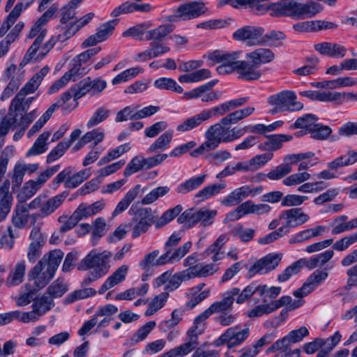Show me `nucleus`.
Segmentation results:
<instances>
[{"mask_svg":"<svg viewBox=\"0 0 357 357\" xmlns=\"http://www.w3.org/2000/svg\"><path fill=\"white\" fill-rule=\"evenodd\" d=\"M229 3L233 8L248 7L257 13H269L273 17H290L300 20L312 17L322 10L317 2L301 3L294 0H224L220 4Z\"/></svg>","mask_w":357,"mask_h":357,"instance_id":"obj_1","label":"nucleus"},{"mask_svg":"<svg viewBox=\"0 0 357 357\" xmlns=\"http://www.w3.org/2000/svg\"><path fill=\"white\" fill-rule=\"evenodd\" d=\"M50 71V68L47 66L41 68L39 72L36 73L31 79L24 85L23 88L17 93L15 98L12 100L8 114L12 115L13 112H25L28 110L32 102L33 98H28L25 99V96L29 93H33L38 88L41 82L45 76Z\"/></svg>","mask_w":357,"mask_h":357,"instance_id":"obj_2","label":"nucleus"},{"mask_svg":"<svg viewBox=\"0 0 357 357\" xmlns=\"http://www.w3.org/2000/svg\"><path fill=\"white\" fill-rule=\"evenodd\" d=\"M112 257V253L109 251L96 253L91 252L84 259H82L77 265L79 271H87L102 278L109 272L110 266L109 259Z\"/></svg>","mask_w":357,"mask_h":357,"instance_id":"obj_3","label":"nucleus"},{"mask_svg":"<svg viewBox=\"0 0 357 357\" xmlns=\"http://www.w3.org/2000/svg\"><path fill=\"white\" fill-rule=\"evenodd\" d=\"M181 240V235L178 232H174L168 238L164 246L165 253L161 255L160 263L163 262L165 259H168L170 263L178 261L190 251L192 247L191 241L185 243L172 252L173 248L179 243Z\"/></svg>","mask_w":357,"mask_h":357,"instance_id":"obj_4","label":"nucleus"},{"mask_svg":"<svg viewBox=\"0 0 357 357\" xmlns=\"http://www.w3.org/2000/svg\"><path fill=\"white\" fill-rule=\"evenodd\" d=\"M240 54V52H225L215 50L209 53L208 58L213 63H220L216 70L220 75H226L235 72Z\"/></svg>","mask_w":357,"mask_h":357,"instance_id":"obj_5","label":"nucleus"},{"mask_svg":"<svg viewBox=\"0 0 357 357\" xmlns=\"http://www.w3.org/2000/svg\"><path fill=\"white\" fill-rule=\"evenodd\" d=\"M297 96L293 91H282L271 96L268 102L271 106H279L285 112H297L303 109V104L296 100Z\"/></svg>","mask_w":357,"mask_h":357,"instance_id":"obj_6","label":"nucleus"},{"mask_svg":"<svg viewBox=\"0 0 357 357\" xmlns=\"http://www.w3.org/2000/svg\"><path fill=\"white\" fill-rule=\"evenodd\" d=\"M206 10L207 8L202 1H192L180 5L173 15L167 17V20L169 22L188 20L200 16Z\"/></svg>","mask_w":357,"mask_h":357,"instance_id":"obj_7","label":"nucleus"},{"mask_svg":"<svg viewBox=\"0 0 357 357\" xmlns=\"http://www.w3.org/2000/svg\"><path fill=\"white\" fill-rule=\"evenodd\" d=\"M264 29L259 26H245L237 29L233 33V38L236 40L244 41L248 46L266 45L263 38Z\"/></svg>","mask_w":357,"mask_h":357,"instance_id":"obj_8","label":"nucleus"},{"mask_svg":"<svg viewBox=\"0 0 357 357\" xmlns=\"http://www.w3.org/2000/svg\"><path fill=\"white\" fill-rule=\"evenodd\" d=\"M250 329H240L238 326L227 328L215 342L216 347L227 344L228 348L234 347L242 344L249 336Z\"/></svg>","mask_w":357,"mask_h":357,"instance_id":"obj_9","label":"nucleus"},{"mask_svg":"<svg viewBox=\"0 0 357 357\" xmlns=\"http://www.w3.org/2000/svg\"><path fill=\"white\" fill-rule=\"evenodd\" d=\"M218 83V80H211L207 83L183 93V97L187 100L201 98L202 102H208L220 99L221 93L211 89Z\"/></svg>","mask_w":357,"mask_h":357,"instance_id":"obj_10","label":"nucleus"},{"mask_svg":"<svg viewBox=\"0 0 357 357\" xmlns=\"http://www.w3.org/2000/svg\"><path fill=\"white\" fill-rule=\"evenodd\" d=\"M132 221L135 222L132 233V237L134 238L146 232L155 222L151 208H139L135 213Z\"/></svg>","mask_w":357,"mask_h":357,"instance_id":"obj_11","label":"nucleus"},{"mask_svg":"<svg viewBox=\"0 0 357 357\" xmlns=\"http://www.w3.org/2000/svg\"><path fill=\"white\" fill-rule=\"evenodd\" d=\"M282 254L270 253L257 261L248 270L250 277L256 274H266L275 269L281 261Z\"/></svg>","mask_w":357,"mask_h":357,"instance_id":"obj_12","label":"nucleus"},{"mask_svg":"<svg viewBox=\"0 0 357 357\" xmlns=\"http://www.w3.org/2000/svg\"><path fill=\"white\" fill-rule=\"evenodd\" d=\"M280 219L285 220V223L280 227L283 228L287 234L289 232V228L303 225L309 220L310 217L303 212L301 208H293L282 211L280 215Z\"/></svg>","mask_w":357,"mask_h":357,"instance_id":"obj_13","label":"nucleus"},{"mask_svg":"<svg viewBox=\"0 0 357 357\" xmlns=\"http://www.w3.org/2000/svg\"><path fill=\"white\" fill-rule=\"evenodd\" d=\"M54 275V273L50 272L44 264L38 261L30 271L29 278L30 280H33L35 285L34 291H38L44 288L50 280L53 278Z\"/></svg>","mask_w":357,"mask_h":357,"instance_id":"obj_14","label":"nucleus"},{"mask_svg":"<svg viewBox=\"0 0 357 357\" xmlns=\"http://www.w3.org/2000/svg\"><path fill=\"white\" fill-rule=\"evenodd\" d=\"M31 243L27 251V258L31 263H33L42 254V248L45 242V237L40 232L38 227H33L31 234Z\"/></svg>","mask_w":357,"mask_h":357,"instance_id":"obj_15","label":"nucleus"},{"mask_svg":"<svg viewBox=\"0 0 357 357\" xmlns=\"http://www.w3.org/2000/svg\"><path fill=\"white\" fill-rule=\"evenodd\" d=\"M235 72L238 74L240 79L247 81L257 80L262 75L257 64L248 59L238 60Z\"/></svg>","mask_w":357,"mask_h":357,"instance_id":"obj_16","label":"nucleus"},{"mask_svg":"<svg viewBox=\"0 0 357 357\" xmlns=\"http://www.w3.org/2000/svg\"><path fill=\"white\" fill-rule=\"evenodd\" d=\"M9 180H6L0 186V222L6 219L10 211L13 195L9 192Z\"/></svg>","mask_w":357,"mask_h":357,"instance_id":"obj_17","label":"nucleus"},{"mask_svg":"<svg viewBox=\"0 0 357 357\" xmlns=\"http://www.w3.org/2000/svg\"><path fill=\"white\" fill-rule=\"evenodd\" d=\"M240 291L238 288H232L231 290L225 292L223 294L222 299L220 301L212 303L208 309L213 313L223 312L232 307V304L234 301V296H237Z\"/></svg>","mask_w":357,"mask_h":357,"instance_id":"obj_18","label":"nucleus"},{"mask_svg":"<svg viewBox=\"0 0 357 357\" xmlns=\"http://www.w3.org/2000/svg\"><path fill=\"white\" fill-rule=\"evenodd\" d=\"M314 49L322 55L333 58H342L345 56L347 49L337 43L323 42L314 45Z\"/></svg>","mask_w":357,"mask_h":357,"instance_id":"obj_19","label":"nucleus"},{"mask_svg":"<svg viewBox=\"0 0 357 357\" xmlns=\"http://www.w3.org/2000/svg\"><path fill=\"white\" fill-rule=\"evenodd\" d=\"M128 266L122 265L119 267L102 284L98 290L99 294H104L107 290L122 282L126 279L128 273Z\"/></svg>","mask_w":357,"mask_h":357,"instance_id":"obj_20","label":"nucleus"},{"mask_svg":"<svg viewBox=\"0 0 357 357\" xmlns=\"http://www.w3.org/2000/svg\"><path fill=\"white\" fill-rule=\"evenodd\" d=\"M357 162V151L349 149L346 155H341L327 164V167L336 173L342 167L352 165Z\"/></svg>","mask_w":357,"mask_h":357,"instance_id":"obj_21","label":"nucleus"},{"mask_svg":"<svg viewBox=\"0 0 357 357\" xmlns=\"http://www.w3.org/2000/svg\"><path fill=\"white\" fill-rule=\"evenodd\" d=\"M245 58L248 60L255 63V64H257L259 68L261 64L271 62L275 58V54L270 49L258 48L246 54Z\"/></svg>","mask_w":357,"mask_h":357,"instance_id":"obj_22","label":"nucleus"},{"mask_svg":"<svg viewBox=\"0 0 357 357\" xmlns=\"http://www.w3.org/2000/svg\"><path fill=\"white\" fill-rule=\"evenodd\" d=\"M66 198L63 194H59L54 197L43 201L42 208L40 210V213H35L31 215L32 218L36 219L37 216L46 217L55 211L63 203Z\"/></svg>","mask_w":357,"mask_h":357,"instance_id":"obj_23","label":"nucleus"},{"mask_svg":"<svg viewBox=\"0 0 357 357\" xmlns=\"http://www.w3.org/2000/svg\"><path fill=\"white\" fill-rule=\"evenodd\" d=\"M252 192L248 185L238 188L222 199L221 204L225 206H234L248 197Z\"/></svg>","mask_w":357,"mask_h":357,"instance_id":"obj_24","label":"nucleus"},{"mask_svg":"<svg viewBox=\"0 0 357 357\" xmlns=\"http://www.w3.org/2000/svg\"><path fill=\"white\" fill-rule=\"evenodd\" d=\"M174 132L168 130L160 135L156 140L146 149L147 154H152L158 151L167 149L172 141Z\"/></svg>","mask_w":357,"mask_h":357,"instance_id":"obj_25","label":"nucleus"},{"mask_svg":"<svg viewBox=\"0 0 357 357\" xmlns=\"http://www.w3.org/2000/svg\"><path fill=\"white\" fill-rule=\"evenodd\" d=\"M141 190V185L137 184L132 188L129 190L121 201L117 204L114 211L112 213V216H116L117 215L123 213L126 211L132 202L137 197Z\"/></svg>","mask_w":357,"mask_h":357,"instance_id":"obj_26","label":"nucleus"},{"mask_svg":"<svg viewBox=\"0 0 357 357\" xmlns=\"http://www.w3.org/2000/svg\"><path fill=\"white\" fill-rule=\"evenodd\" d=\"M63 255V252L61 250H54L45 254L39 261L44 264L50 272L56 273Z\"/></svg>","mask_w":357,"mask_h":357,"instance_id":"obj_27","label":"nucleus"},{"mask_svg":"<svg viewBox=\"0 0 357 357\" xmlns=\"http://www.w3.org/2000/svg\"><path fill=\"white\" fill-rule=\"evenodd\" d=\"M333 255V250H328L320 254L313 255L309 259L304 258L305 267L308 270H313L318 266H323L332 259Z\"/></svg>","mask_w":357,"mask_h":357,"instance_id":"obj_28","label":"nucleus"},{"mask_svg":"<svg viewBox=\"0 0 357 357\" xmlns=\"http://www.w3.org/2000/svg\"><path fill=\"white\" fill-rule=\"evenodd\" d=\"M218 266L215 264L202 265L198 264L188 268L190 278H206L213 275L218 270Z\"/></svg>","mask_w":357,"mask_h":357,"instance_id":"obj_29","label":"nucleus"},{"mask_svg":"<svg viewBox=\"0 0 357 357\" xmlns=\"http://www.w3.org/2000/svg\"><path fill=\"white\" fill-rule=\"evenodd\" d=\"M175 26L171 24H165L158 27L147 31L144 40L160 41L174 30Z\"/></svg>","mask_w":357,"mask_h":357,"instance_id":"obj_30","label":"nucleus"},{"mask_svg":"<svg viewBox=\"0 0 357 357\" xmlns=\"http://www.w3.org/2000/svg\"><path fill=\"white\" fill-rule=\"evenodd\" d=\"M319 59L314 56L305 58V64L295 69L293 73L298 76H308L315 74L319 70Z\"/></svg>","mask_w":357,"mask_h":357,"instance_id":"obj_31","label":"nucleus"},{"mask_svg":"<svg viewBox=\"0 0 357 357\" xmlns=\"http://www.w3.org/2000/svg\"><path fill=\"white\" fill-rule=\"evenodd\" d=\"M206 174L192 177L177 185L175 190L178 194L185 195L198 188L205 181Z\"/></svg>","mask_w":357,"mask_h":357,"instance_id":"obj_32","label":"nucleus"},{"mask_svg":"<svg viewBox=\"0 0 357 357\" xmlns=\"http://www.w3.org/2000/svg\"><path fill=\"white\" fill-rule=\"evenodd\" d=\"M188 340L183 344L173 348L177 357H183L191 353L198 346V337L196 335L187 333Z\"/></svg>","mask_w":357,"mask_h":357,"instance_id":"obj_33","label":"nucleus"},{"mask_svg":"<svg viewBox=\"0 0 357 357\" xmlns=\"http://www.w3.org/2000/svg\"><path fill=\"white\" fill-rule=\"evenodd\" d=\"M319 117L312 114H306L298 118L293 125L291 129H305L307 133L311 132L314 126L317 124Z\"/></svg>","mask_w":357,"mask_h":357,"instance_id":"obj_34","label":"nucleus"},{"mask_svg":"<svg viewBox=\"0 0 357 357\" xmlns=\"http://www.w3.org/2000/svg\"><path fill=\"white\" fill-rule=\"evenodd\" d=\"M206 121V120L202 111L199 114L186 119L183 123L176 126V131L181 132H188L197 128Z\"/></svg>","mask_w":357,"mask_h":357,"instance_id":"obj_35","label":"nucleus"},{"mask_svg":"<svg viewBox=\"0 0 357 357\" xmlns=\"http://www.w3.org/2000/svg\"><path fill=\"white\" fill-rule=\"evenodd\" d=\"M26 270V266L24 261L18 262L13 271H12L7 280L6 284L8 287H13L20 284L24 279V273Z\"/></svg>","mask_w":357,"mask_h":357,"instance_id":"obj_36","label":"nucleus"},{"mask_svg":"<svg viewBox=\"0 0 357 357\" xmlns=\"http://www.w3.org/2000/svg\"><path fill=\"white\" fill-rule=\"evenodd\" d=\"M54 306V302L52 298L42 296L33 301L32 309L41 317L46 312L50 311Z\"/></svg>","mask_w":357,"mask_h":357,"instance_id":"obj_37","label":"nucleus"},{"mask_svg":"<svg viewBox=\"0 0 357 357\" xmlns=\"http://www.w3.org/2000/svg\"><path fill=\"white\" fill-rule=\"evenodd\" d=\"M105 202L99 200L89 206L82 203L77 208V210L81 215L82 218L84 219L100 213L105 208Z\"/></svg>","mask_w":357,"mask_h":357,"instance_id":"obj_38","label":"nucleus"},{"mask_svg":"<svg viewBox=\"0 0 357 357\" xmlns=\"http://www.w3.org/2000/svg\"><path fill=\"white\" fill-rule=\"evenodd\" d=\"M51 132L45 131L37 138L31 148L26 153V156H32L41 154L47 149V140L50 137Z\"/></svg>","mask_w":357,"mask_h":357,"instance_id":"obj_39","label":"nucleus"},{"mask_svg":"<svg viewBox=\"0 0 357 357\" xmlns=\"http://www.w3.org/2000/svg\"><path fill=\"white\" fill-rule=\"evenodd\" d=\"M328 277V268L317 269L312 273L305 282L312 291L324 282Z\"/></svg>","mask_w":357,"mask_h":357,"instance_id":"obj_40","label":"nucleus"},{"mask_svg":"<svg viewBox=\"0 0 357 357\" xmlns=\"http://www.w3.org/2000/svg\"><path fill=\"white\" fill-rule=\"evenodd\" d=\"M275 337V334L274 333H267L253 344V348H248L244 352L247 356L254 357L259 353L264 347L271 343Z\"/></svg>","mask_w":357,"mask_h":357,"instance_id":"obj_41","label":"nucleus"},{"mask_svg":"<svg viewBox=\"0 0 357 357\" xmlns=\"http://www.w3.org/2000/svg\"><path fill=\"white\" fill-rule=\"evenodd\" d=\"M303 267H305V264L304 262V258H301L287 267L282 273L279 274L278 275V281L279 282L287 281L293 275L297 274Z\"/></svg>","mask_w":357,"mask_h":357,"instance_id":"obj_42","label":"nucleus"},{"mask_svg":"<svg viewBox=\"0 0 357 357\" xmlns=\"http://www.w3.org/2000/svg\"><path fill=\"white\" fill-rule=\"evenodd\" d=\"M22 12V4L17 3L13 10L7 16L0 27V38L3 37L15 22Z\"/></svg>","mask_w":357,"mask_h":357,"instance_id":"obj_43","label":"nucleus"},{"mask_svg":"<svg viewBox=\"0 0 357 357\" xmlns=\"http://www.w3.org/2000/svg\"><path fill=\"white\" fill-rule=\"evenodd\" d=\"M271 305L273 308L274 312L282 306H285L289 310H294L301 307L303 303V300H294L293 301L291 297L289 296H284L280 297L278 300H275L271 302Z\"/></svg>","mask_w":357,"mask_h":357,"instance_id":"obj_44","label":"nucleus"},{"mask_svg":"<svg viewBox=\"0 0 357 357\" xmlns=\"http://www.w3.org/2000/svg\"><path fill=\"white\" fill-rule=\"evenodd\" d=\"M220 123H215L211 126L205 132V138L210 139L213 142H216L218 145L221 142H224V134L227 131Z\"/></svg>","mask_w":357,"mask_h":357,"instance_id":"obj_45","label":"nucleus"},{"mask_svg":"<svg viewBox=\"0 0 357 357\" xmlns=\"http://www.w3.org/2000/svg\"><path fill=\"white\" fill-rule=\"evenodd\" d=\"M213 314L208 307L203 312L199 314L193 321V326L188 330L190 334L196 335L198 337L199 335L202 334L205 329L204 321Z\"/></svg>","mask_w":357,"mask_h":357,"instance_id":"obj_46","label":"nucleus"},{"mask_svg":"<svg viewBox=\"0 0 357 357\" xmlns=\"http://www.w3.org/2000/svg\"><path fill=\"white\" fill-rule=\"evenodd\" d=\"M159 253H160V251L158 250H155L152 251L151 252L146 255L144 256L143 260H142L139 262V265L140 268L142 269H146V268H148L150 266H158L165 265L167 263H170V261L168 259H164V261L160 263L161 255L158 259H156V257H158Z\"/></svg>","mask_w":357,"mask_h":357,"instance_id":"obj_47","label":"nucleus"},{"mask_svg":"<svg viewBox=\"0 0 357 357\" xmlns=\"http://www.w3.org/2000/svg\"><path fill=\"white\" fill-rule=\"evenodd\" d=\"M189 271L187 269L176 273L170 276L168 283L165 285V289L168 291H172L179 287L182 282L190 280Z\"/></svg>","mask_w":357,"mask_h":357,"instance_id":"obj_48","label":"nucleus"},{"mask_svg":"<svg viewBox=\"0 0 357 357\" xmlns=\"http://www.w3.org/2000/svg\"><path fill=\"white\" fill-rule=\"evenodd\" d=\"M73 91H75V100H73L72 108H76L78 106L77 100L81 98L87 93H91L90 77L84 78L78 82L73 87Z\"/></svg>","mask_w":357,"mask_h":357,"instance_id":"obj_49","label":"nucleus"},{"mask_svg":"<svg viewBox=\"0 0 357 357\" xmlns=\"http://www.w3.org/2000/svg\"><path fill=\"white\" fill-rule=\"evenodd\" d=\"M68 290V287L64 280L58 278L48 287L47 294L53 299L61 297Z\"/></svg>","mask_w":357,"mask_h":357,"instance_id":"obj_50","label":"nucleus"},{"mask_svg":"<svg viewBox=\"0 0 357 357\" xmlns=\"http://www.w3.org/2000/svg\"><path fill=\"white\" fill-rule=\"evenodd\" d=\"M154 86L158 89L171 90L177 93H181L183 91V88L172 78H158L155 80Z\"/></svg>","mask_w":357,"mask_h":357,"instance_id":"obj_51","label":"nucleus"},{"mask_svg":"<svg viewBox=\"0 0 357 357\" xmlns=\"http://www.w3.org/2000/svg\"><path fill=\"white\" fill-rule=\"evenodd\" d=\"M264 287H260L256 282H252L248 285L241 293L238 294L236 300V303L241 304L250 298L255 293H258L259 296H262L264 293Z\"/></svg>","mask_w":357,"mask_h":357,"instance_id":"obj_52","label":"nucleus"},{"mask_svg":"<svg viewBox=\"0 0 357 357\" xmlns=\"http://www.w3.org/2000/svg\"><path fill=\"white\" fill-rule=\"evenodd\" d=\"M182 210L183 207L181 205H176L175 207L168 209L162 213L160 218L155 220V227L156 229H160L164 227L178 215Z\"/></svg>","mask_w":357,"mask_h":357,"instance_id":"obj_53","label":"nucleus"},{"mask_svg":"<svg viewBox=\"0 0 357 357\" xmlns=\"http://www.w3.org/2000/svg\"><path fill=\"white\" fill-rule=\"evenodd\" d=\"M96 291L91 287H83V289L75 290L69 294L65 298V303L70 304L79 299L87 298L95 296Z\"/></svg>","mask_w":357,"mask_h":357,"instance_id":"obj_54","label":"nucleus"},{"mask_svg":"<svg viewBox=\"0 0 357 357\" xmlns=\"http://www.w3.org/2000/svg\"><path fill=\"white\" fill-rule=\"evenodd\" d=\"M292 171V167L289 165V164H280L277 166L275 169L270 171L267 174L259 173V176H261L263 177H267L270 180L277 181L279 180L288 174H289Z\"/></svg>","mask_w":357,"mask_h":357,"instance_id":"obj_55","label":"nucleus"},{"mask_svg":"<svg viewBox=\"0 0 357 357\" xmlns=\"http://www.w3.org/2000/svg\"><path fill=\"white\" fill-rule=\"evenodd\" d=\"M170 191L168 186H159L153 189L146 194L142 199L141 203L143 205H148L155 202L158 198L166 195Z\"/></svg>","mask_w":357,"mask_h":357,"instance_id":"obj_56","label":"nucleus"},{"mask_svg":"<svg viewBox=\"0 0 357 357\" xmlns=\"http://www.w3.org/2000/svg\"><path fill=\"white\" fill-rule=\"evenodd\" d=\"M143 73V69L140 67H133L126 69L114 77V79L112 80V84L113 85H116L121 82H128L136 77L139 73Z\"/></svg>","mask_w":357,"mask_h":357,"instance_id":"obj_57","label":"nucleus"},{"mask_svg":"<svg viewBox=\"0 0 357 357\" xmlns=\"http://www.w3.org/2000/svg\"><path fill=\"white\" fill-rule=\"evenodd\" d=\"M130 149V146L128 143L120 145L118 147L111 150L107 153L106 155L101 158L98 161V165L99 166L103 165L109 161L118 158L123 153H126Z\"/></svg>","mask_w":357,"mask_h":357,"instance_id":"obj_58","label":"nucleus"},{"mask_svg":"<svg viewBox=\"0 0 357 357\" xmlns=\"http://www.w3.org/2000/svg\"><path fill=\"white\" fill-rule=\"evenodd\" d=\"M91 176L89 169H82L73 175L70 176L65 183V187L67 188H75L86 180Z\"/></svg>","mask_w":357,"mask_h":357,"instance_id":"obj_59","label":"nucleus"},{"mask_svg":"<svg viewBox=\"0 0 357 357\" xmlns=\"http://www.w3.org/2000/svg\"><path fill=\"white\" fill-rule=\"evenodd\" d=\"M168 296L169 294L167 292H162L155 296L149 303V308L144 313L145 316H151L161 309L167 302Z\"/></svg>","mask_w":357,"mask_h":357,"instance_id":"obj_60","label":"nucleus"},{"mask_svg":"<svg viewBox=\"0 0 357 357\" xmlns=\"http://www.w3.org/2000/svg\"><path fill=\"white\" fill-rule=\"evenodd\" d=\"M118 22L117 19L110 20L108 22L102 24L97 29L96 36L98 38L101 42L107 40L114 30L115 26Z\"/></svg>","mask_w":357,"mask_h":357,"instance_id":"obj_61","label":"nucleus"},{"mask_svg":"<svg viewBox=\"0 0 357 357\" xmlns=\"http://www.w3.org/2000/svg\"><path fill=\"white\" fill-rule=\"evenodd\" d=\"M56 29L59 33L55 36V38L59 42L66 41L77 32L73 22H70L66 25L61 24L56 26Z\"/></svg>","mask_w":357,"mask_h":357,"instance_id":"obj_62","label":"nucleus"},{"mask_svg":"<svg viewBox=\"0 0 357 357\" xmlns=\"http://www.w3.org/2000/svg\"><path fill=\"white\" fill-rule=\"evenodd\" d=\"M332 131V128L328 126L317 123L313 129H311V132L309 134H310L311 138L323 141L328 138Z\"/></svg>","mask_w":357,"mask_h":357,"instance_id":"obj_63","label":"nucleus"},{"mask_svg":"<svg viewBox=\"0 0 357 357\" xmlns=\"http://www.w3.org/2000/svg\"><path fill=\"white\" fill-rule=\"evenodd\" d=\"M232 235L238 237L242 242L250 241L255 236V231L251 228H245L241 224L233 227L231 231Z\"/></svg>","mask_w":357,"mask_h":357,"instance_id":"obj_64","label":"nucleus"}]
</instances>
